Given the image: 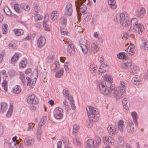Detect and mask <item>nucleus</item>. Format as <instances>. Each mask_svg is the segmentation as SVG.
I'll return each mask as SVG.
<instances>
[{
    "instance_id": "5",
    "label": "nucleus",
    "mask_w": 148,
    "mask_h": 148,
    "mask_svg": "<svg viewBox=\"0 0 148 148\" xmlns=\"http://www.w3.org/2000/svg\"><path fill=\"white\" fill-rule=\"evenodd\" d=\"M82 3H79L78 2H76L75 5L77 11L80 12L84 13L86 10V7L85 5L82 4Z\"/></svg>"
},
{
    "instance_id": "64",
    "label": "nucleus",
    "mask_w": 148,
    "mask_h": 148,
    "mask_svg": "<svg viewBox=\"0 0 148 148\" xmlns=\"http://www.w3.org/2000/svg\"><path fill=\"white\" fill-rule=\"evenodd\" d=\"M9 147L10 148H17V146L15 142H12L9 144Z\"/></svg>"
},
{
    "instance_id": "42",
    "label": "nucleus",
    "mask_w": 148,
    "mask_h": 148,
    "mask_svg": "<svg viewBox=\"0 0 148 148\" xmlns=\"http://www.w3.org/2000/svg\"><path fill=\"white\" fill-rule=\"evenodd\" d=\"M8 27L6 24H3L2 26V32L4 34H5L8 33L7 28Z\"/></svg>"
},
{
    "instance_id": "22",
    "label": "nucleus",
    "mask_w": 148,
    "mask_h": 148,
    "mask_svg": "<svg viewBox=\"0 0 148 148\" xmlns=\"http://www.w3.org/2000/svg\"><path fill=\"white\" fill-rule=\"evenodd\" d=\"M48 16H47V15H46L45 16L43 23V27L44 29L47 31H49V26L46 23L48 19Z\"/></svg>"
},
{
    "instance_id": "20",
    "label": "nucleus",
    "mask_w": 148,
    "mask_h": 148,
    "mask_svg": "<svg viewBox=\"0 0 148 148\" xmlns=\"http://www.w3.org/2000/svg\"><path fill=\"white\" fill-rule=\"evenodd\" d=\"M108 130L109 134L112 136L116 134V129L113 125L108 126Z\"/></svg>"
},
{
    "instance_id": "11",
    "label": "nucleus",
    "mask_w": 148,
    "mask_h": 148,
    "mask_svg": "<svg viewBox=\"0 0 148 148\" xmlns=\"http://www.w3.org/2000/svg\"><path fill=\"white\" fill-rule=\"evenodd\" d=\"M46 42L45 38L43 36H41L38 38L37 40V46L38 47L42 48L45 45Z\"/></svg>"
},
{
    "instance_id": "2",
    "label": "nucleus",
    "mask_w": 148,
    "mask_h": 148,
    "mask_svg": "<svg viewBox=\"0 0 148 148\" xmlns=\"http://www.w3.org/2000/svg\"><path fill=\"white\" fill-rule=\"evenodd\" d=\"M126 92L121 90L118 88H115L113 92L114 97L117 100L120 99L124 97L125 95Z\"/></svg>"
},
{
    "instance_id": "62",
    "label": "nucleus",
    "mask_w": 148,
    "mask_h": 148,
    "mask_svg": "<svg viewBox=\"0 0 148 148\" xmlns=\"http://www.w3.org/2000/svg\"><path fill=\"white\" fill-rule=\"evenodd\" d=\"M8 47L11 49H15L17 48V47L15 44L10 43L8 45Z\"/></svg>"
},
{
    "instance_id": "31",
    "label": "nucleus",
    "mask_w": 148,
    "mask_h": 148,
    "mask_svg": "<svg viewBox=\"0 0 148 148\" xmlns=\"http://www.w3.org/2000/svg\"><path fill=\"white\" fill-rule=\"evenodd\" d=\"M97 115L93 114H88L89 119L94 121H97L98 119V117Z\"/></svg>"
},
{
    "instance_id": "27",
    "label": "nucleus",
    "mask_w": 148,
    "mask_h": 148,
    "mask_svg": "<svg viewBox=\"0 0 148 148\" xmlns=\"http://www.w3.org/2000/svg\"><path fill=\"white\" fill-rule=\"evenodd\" d=\"M131 115L135 125H137L138 124L137 121L138 116L136 112L135 111L132 112L131 113Z\"/></svg>"
},
{
    "instance_id": "58",
    "label": "nucleus",
    "mask_w": 148,
    "mask_h": 148,
    "mask_svg": "<svg viewBox=\"0 0 148 148\" xmlns=\"http://www.w3.org/2000/svg\"><path fill=\"white\" fill-rule=\"evenodd\" d=\"M117 141L120 146H123L124 145V141L122 138H120L119 137Z\"/></svg>"
},
{
    "instance_id": "36",
    "label": "nucleus",
    "mask_w": 148,
    "mask_h": 148,
    "mask_svg": "<svg viewBox=\"0 0 148 148\" xmlns=\"http://www.w3.org/2000/svg\"><path fill=\"white\" fill-rule=\"evenodd\" d=\"M14 31L15 35L17 36H19L23 35L24 33V31L21 29H15Z\"/></svg>"
},
{
    "instance_id": "40",
    "label": "nucleus",
    "mask_w": 148,
    "mask_h": 148,
    "mask_svg": "<svg viewBox=\"0 0 148 148\" xmlns=\"http://www.w3.org/2000/svg\"><path fill=\"white\" fill-rule=\"evenodd\" d=\"M27 61L25 59H23L20 62L19 66L20 67L23 68L26 67L27 64Z\"/></svg>"
},
{
    "instance_id": "46",
    "label": "nucleus",
    "mask_w": 148,
    "mask_h": 148,
    "mask_svg": "<svg viewBox=\"0 0 148 148\" xmlns=\"http://www.w3.org/2000/svg\"><path fill=\"white\" fill-rule=\"evenodd\" d=\"M64 73V69L63 68L61 69L60 71H58L56 74V77L57 78H60L62 76Z\"/></svg>"
},
{
    "instance_id": "26",
    "label": "nucleus",
    "mask_w": 148,
    "mask_h": 148,
    "mask_svg": "<svg viewBox=\"0 0 148 148\" xmlns=\"http://www.w3.org/2000/svg\"><path fill=\"white\" fill-rule=\"evenodd\" d=\"M120 21L123 20H127L129 19V15L128 14L125 12H123L121 13L119 16Z\"/></svg>"
},
{
    "instance_id": "14",
    "label": "nucleus",
    "mask_w": 148,
    "mask_h": 148,
    "mask_svg": "<svg viewBox=\"0 0 148 148\" xmlns=\"http://www.w3.org/2000/svg\"><path fill=\"white\" fill-rule=\"evenodd\" d=\"M34 140L33 138L27 137L24 140V143L25 145L30 146L33 145L34 144Z\"/></svg>"
},
{
    "instance_id": "35",
    "label": "nucleus",
    "mask_w": 148,
    "mask_h": 148,
    "mask_svg": "<svg viewBox=\"0 0 148 148\" xmlns=\"http://www.w3.org/2000/svg\"><path fill=\"white\" fill-rule=\"evenodd\" d=\"M105 81H108L110 83L112 82L113 78L112 76L109 74H106L103 77ZM106 82V81H105Z\"/></svg>"
},
{
    "instance_id": "1",
    "label": "nucleus",
    "mask_w": 148,
    "mask_h": 148,
    "mask_svg": "<svg viewBox=\"0 0 148 148\" xmlns=\"http://www.w3.org/2000/svg\"><path fill=\"white\" fill-rule=\"evenodd\" d=\"M98 89L104 95H109L110 94L113 88L111 87H107L106 86V82L105 81H99L97 80L95 82Z\"/></svg>"
},
{
    "instance_id": "50",
    "label": "nucleus",
    "mask_w": 148,
    "mask_h": 148,
    "mask_svg": "<svg viewBox=\"0 0 148 148\" xmlns=\"http://www.w3.org/2000/svg\"><path fill=\"white\" fill-rule=\"evenodd\" d=\"M126 128L127 132L128 133H132L134 131V126H127Z\"/></svg>"
},
{
    "instance_id": "34",
    "label": "nucleus",
    "mask_w": 148,
    "mask_h": 148,
    "mask_svg": "<svg viewBox=\"0 0 148 148\" xmlns=\"http://www.w3.org/2000/svg\"><path fill=\"white\" fill-rule=\"evenodd\" d=\"M131 71L133 74L138 73L139 71V67L137 65H133L132 66Z\"/></svg>"
},
{
    "instance_id": "48",
    "label": "nucleus",
    "mask_w": 148,
    "mask_h": 148,
    "mask_svg": "<svg viewBox=\"0 0 148 148\" xmlns=\"http://www.w3.org/2000/svg\"><path fill=\"white\" fill-rule=\"evenodd\" d=\"M20 78L21 79L23 84L24 85H26V81L25 80L24 75L22 72H20Z\"/></svg>"
},
{
    "instance_id": "10",
    "label": "nucleus",
    "mask_w": 148,
    "mask_h": 148,
    "mask_svg": "<svg viewBox=\"0 0 148 148\" xmlns=\"http://www.w3.org/2000/svg\"><path fill=\"white\" fill-rule=\"evenodd\" d=\"M142 79L139 75H135L132 79V83L134 85H138L142 83Z\"/></svg>"
},
{
    "instance_id": "9",
    "label": "nucleus",
    "mask_w": 148,
    "mask_h": 148,
    "mask_svg": "<svg viewBox=\"0 0 148 148\" xmlns=\"http://www.w3.org/2000/svg\"><path fill=\"white\" fill-rule=\"evenodd\" d=\"M87 114H97L99 112L97 109L95 107L91 106H88L86 108Z\"/></svg>"
},
{
    "instance_id": "60",
    "label": "nucleus",
    "mask_w": 148,
    "mask_h": 148,
    "mask_svg": "<svg viewBox=\"0 0 148 148\" xmlns=\"http://www.w3.org/2000/svg\"><path fill=\"white\" fill-rule=\"evenodd\" d=\"M35 15L34 18L36 21H40L42 20V16L40 14H37Z\"/></svg>"
},
{
    "instance_id": "24",
    "label": "nucleus",
    "mask_w": 148,
    "mask_h": 148,
    "mask_svg": "<svg viewBox=\"0 0 148 148\" xmlns=\"http://www.w3.org/2000/svg\"><path fill=\"white\" fill-rule=\"evenodd\" d=\"M89 70L91 73H95L97 71V67L95 64L92 63L89 66Z\"/></svg>"
},
{
    "instance_id": "30",
    "label": "nucleus",
    "mask_w": 148,
    "mask_h": 148,
    "mask_svg": "<svg viewBox=\"0 0 148 148\" xmlns=\"http://www.w3.org/2000/svg\"><path fill=\"white\" fill-rule=\"evenodd\" d=\"M59 14L58 12L56 11L52 12L51 16V19L53 21H55L58 18Z\"/></svg>"
},
{
    "instance_id": "25",
    "label": "nucleus",
    "mask_w": 148,
    "mask_h": 148,
    "mask_svg": "<svg viewBox=\"0 0 148 148\" xmlns=\"http://www.w3.org/2000/svg\"><path fill=\"white\" fill-rule=\"evenodd\" d=\"M145 9L143 7H142L137 11L136 13L139 17L142 18L145 15Z\"/></svg>"
},
{
    "instance_id": "21",
    "label": "nucleus",
    "mask_w": 148,
    "mask_h": 148,
    "mask_svg": "<svg viewBox=\"0 0 148 148\" xmlns=\"http://www.w3.org/2000/svg\"><path fill=\"white\" fill-rule=\"evenodd\" d=\"M108 5L111 9L115 10L116 8L117 5L116 4L115 0H108Z\"/></svg>"
},
{
    "instance_id": "43",
    "label": "nucleus",
    "mask_w": 148,
    "mask_h": 148,
    "mask_svg": "<svg viewBox=\"0 0 148 148\" xmlns=\"http://www.w3.org/2000/svg\"><path fill=\"white\" fill-rule=\"evenodd\" d=\"M95 142V144L97 148H98L101 142V140L100 138L98 136H96L94 139Z\"/></svg>"
},
{
    "instance_id": "38",
    "label": "nucleus",
    "mask_w": 148,
    "mask_h": 148,
    "mask_svg": "<svg viewBox=\"0 0 148 148\" xmlns=\"http://www.w3.org/2000/svg\"><path fill=\"white\" fill-rule=\"evenodd\" d=\"M117 57L119 59H126V53L123 52H120L117 54Z\"/></svg>"
},
{
    "instance_id": "52",
    "label": "nucleus",
    "mask_w": 148,
    "mask_h": 148,
    "mask_svg": "<svg viewBox=\"0 0 148 148\" xmlns=\"http://www.w3.org/2000/svg\"><path fill=\"white\" fill-rule=\"evenodd\" d=\"M55 58V56L54 55H49L46 58V61L47 62L50 63L51 62L53 59H54Z\"/></svg>"
},
{
    "instance_id": "44",
    "label": "nucleus",
    "mask_w": 148,
    "mask_h": 148,
    "mask_svg": "<svg viewBox=\"0 0 148 148\" xmlns=\"http://www.w3.org/2000/svg\"><path fill=\"white\" fill-rule=\"evenodd\" d=\"M13 92L16 94H18L21 91V90L20 86L16 85L13 90Z\"/></svg>"
},
{
    "instance_id": "39",
    "label": "nucleus",
    "mask_w": 148,
    "mask_h": 148,
    "mask_svg": "<svg viewBox=\"0 0 148 148\" xmlns=\"http://www.w3.org/2000/svg\"><path fill=\"white\" fill-rule=\"evenodd\" d=\"M120 23L123 27H127L129 26L130 24V21L129 19L127 20V21L126 20H123L120 21Z\"/></svg>"
},
{
    "instance_id": "41",
    "label": "nucleus",
    "mask_w": 148,
    "mask_h": 148,
    "mask_svg": "<svg viewBox=\"0 0 148 148\" xmlns=\"http://www.w3.org/2000/svg\"><path fill=\"white\" fill-rule=\"evenodd\" d=\"M67 22V19L66 17L64 16H62L60 19V23L63 25H66Z\"/></svg>"
},
{
    "instance_id": "6",
    "label": "nucleus",
    "mask_w": 148,
    "mask_h": 148,
    "mask_svg": "<svg viewBox=\"0 0 148 148\" xmlns=\"http://www.w3.org/2000/svg\"><path fill=\"white\" fill-rule=\"evenodd\" d=\"M27 102L29 103L37 104L38 102V100L37 97L34 95L29 96L27 99Z\"/></svg>"
},
{
    "instance_id": "19",
    "label": "nucleus",
    "mask_w": 148,
    "mask_h": 148,
    "mask_svg": "<svg viewBox=\"0 0 148 148\" xmlns=\"http://www.w3.org/2000/svg\"><path fill=\"white\" fill-rule=\"evenodd\" d=\"M131 29H133L136 27L139 23H138L137 19L136 18H133L131 21Z\"/></svg>"
},
{
    "instance_id": "8",
    "label": "nucleus",
    "mask_w": 148,
    "mask_h": 148,
    "mask_svg": "<svg viewBox=\"0 0 148 148\" xmlns=\"http://www.w3.org/2000/svg\"><path fill=\"white\" fill-rule=\"evenodd\" d=\"M103 141L104 144L108 146L112 145L114 142L112 138L108 136H105L103 137Z\"/></svg>"
},
{
    "instance_id": "49",
    "label": "nucleus",
    "mask_w": 148,
    "mask_h": 148,
    "mask_svg": "<svg viewBox=\"0 0 148 148\" xmlns=\"http://www.w3.org/2000/svg\"><path fill=\"white\" fill-rule=\"evenodd\" d=\"M34 15L37 14L40 12L39 7L38 5L34 3Z\"/></svg>"
},
{
    "instance_id": "15",
    "label": "nucleus",
    "mask_w": 148,
    "mask_h": 148,
    "mask_svg": "<svg viewBox=\"0 0 148 148\" xmlns=\"http://www.w3.org/2000/svg\"><path fill=\"white\" fill-rule=\"evenodd\" d=\"M135 47L134 45L130 44L126 49V51L127 54L130 56H132L134 54V50Z\"/></svg>"
},
{
    "instance_id": "28",
    "label": "nucleus",
    "mask_w": 148,
    "mask_h": 148,
    "mask_svg": "<svg viewBox=\"0 0 148 148\" xmlns=\"http://www.w3.org/2000/svg\"><path fill=\"white\" fill-rule=\"evenodd\" d=\"M140 48L145 50L148 49V40H145L142 41L140 45Z\"/></svg>"
},
{
    "instance_id": "61",
    "label": "nucleus",
    "mask_w": 148,
    "mask_h": 148,
    "mask_svg": "<svg viewBox=\"0 0 148 148\" xmlns=\"http://www.w3.org/2000/svg\"><path fill=\"white\" fill-rule=\"evenodd\" d=\"M7 84L8 83L6 80H4L2 83V85L3 87H4L5 91H7Z\"/></svg>"
},
{
    "instance_id": "59",
    "label": "nucleus",
    "mask_w": 148,
    "mask_h": 148,
    "mask_svg": "<svg viewBox=\"0 0 148 148\" xmlns=\"http://www.w3.org/2000/svg\"><path fill=\"white\" fill-rule=\"evenodd\" d=\"M13 111V107H10L6 114V116L8 117H10L12 114Z\"/></svg>"
},
{
    "instance_id": "4",
    "label": "nucleus",
    "mask_w": 148,
    "mask_h": 148,
    "mask_svg": "<svg viewBox=\"0 0 148 148\" xmlns=\"http://www.w3.org/2000/svg\"><path fill=\"white\" fill-rule=\"evenodd\" d=\"M79 46L81 48L82 52L85 56H87L90 55L89 49L86 45H85V42L82 39H81L79 42Z\"/></svg>"
},
{
    "instance_id": "3",
    "label": "nucleus",
    "mask_w": 148,
    "mask_h": 148,
    "mask_svg": "<svg viewBox=\"0 0 148 148\" xmlns=\"http://www.w3.org/2000/svg\"><path fill=\"white\" fill-rule=\"evenodd\" d=\"M53 115L54 118L57 119H61L63 116L64 112L63 110L61 108L57 107L53 111Z\"/></svg>"
},
{
    "instance_id": "57",
    "label": "nucleus",
    "mask_w": 148,
    "mask_h": 148,
    "mask_svg": "<svg viewBox=\"0 0 148 148\" xmlns=\"http://www.w3.org/2000/svg\"><path fill=\"white\" fill-rule=\"evenodd\" d=\"M74 143L78 146H80L81 145V142L79 138L78 137H76L74 139Z\"/></svg>"
},
{
    "instance_id": "53",
    "label": "nucleus",
    "mask_w": 148,
    "mask_h": 148,
    "mask_svg": "<svg viewBox=\"0 0 148 148\" xmlns=\"http://www.w3.org/2000/svg\"><path fill=\"white\" fill-rule=\"evenodd\" d=\"M19 57V54L18 53H15L12 58L11 61L13 62H15L18 60Z\"/></svg>"
},
{
    "instance_id": "18",
    "label": "nucleus",
    "mask_w": 148,
    "mask_h": 148,
    "mask_svg": "<svg viewBox=\"0 0 148 148\" xmlns=\"http://www.w3.org/2000/svg\"><path fill=\"white\" fill-rule=\"evenodd\" d=\"M90 50L94 53H97L99 50L98 45L95 43H92L90 45Z\"/></svg>"
},
{
    "instance_id": "51",
    "label": "nucleus",
    "mask_w": 148,
    "mask_h": 148,
    "mask_svg": "<svg viewBox=\"0 0 148 148\" xmlns=\"http://www.w3.org/2000/svg\"><path fill=\"white\" fill-rule=\"evenodd\" d=\"M21 6L22 8L26 11H28L29 10V7L28 5L25 3H22L21 4Z\"/></svg>"
},
{
    "instance_id": "23",
    "label": "nucleus",
    "mask_w": 148,
    "mask_h": 148,
    "mask_svg": "<svg viewBox=\"0 0 148 148\" xmlns=\"http://www.w3.org/2000/svg\"><path fill=\"white\" fill-rule=\"evenodd\" d=\"M127 85L126 83L124 81H121L120 82L119 86L116 88L123 90L126 92V89L127 88Z\"/></svg>"
},
{
    "instance_id": "32",
    "label": "nucleus",
    "mask_w": 148,
    "mask_h": 148,
    "mask_svg": "<svg viewBox=\"0 0 148 148\" xmlns=\"http://www.w3.org/2000/svg\"><path fill=\"white\" fill-rule=\"evenodd\" d=\"M8 108L7 104L5 102L1 103V105L0 112L3 113L6 111Z\"/></svg>"
},
{
    "instance_id": "29",
    "label": "nucleus",
    "mask_w": 148,
    "mask_h": 148,
    "mask_svg": "<svg viewBox=\"0 0 148 148\" xmlns=\"http://www.w3.org/2000/svg\"><path fill=\"white\" fill-rule=\"evenodd\" d=\"M26 79L27 81V85L28 86H29L31 88H33L36 83V81H32V80L28 77H26Z\"/></svg>"
},
{
    "instance_id": "37",
    "label": "nucleus",
    "mask_w": 148,
    "mask_h": 148,
    "mask_svg": "<svg viewBox=\"0 0 148 148\" xmlns=\"http://www.w3.org/2000/svg\"><path fill=\"white\" fill-rule=\"evenodd\" d=\"M118 126L119 129L121 132H122L124 128V122L123 121H120L118 123Z\"/></svg>"
},
{
    "instance_id": "17",
    "label": "nucleus",
    "mask_w": 148,
    "mask_h": 148,
    "mask_svg": "<svg viewBox=\"0 0 148 148\" xmlns=\"http://www.w3.org/2000/svg\"><path fill=\"white\" fill-rule=\"evenodd\" d=\"M108 66L104 64H102L100 66L99 71L101 73H105L108 70Z\"/></svg>"
},
{
    "instance_id": "63",
    "label": "nucleus",
    "mask_w": 148,
    "mask_h": 148,
    "mask_svg": "<svg viewBox=\"0 0 148 148\" xmlns=\"http://www.w3.org/2000/svg\"><path fill=\"white\" fill-rule=\"evenodd\" d=\"M28 124L29 127L27 128V131H30L32 130L35 124L33 123L31 125V123H29Z\"/></svg>"
},
{
    "instance_id": "45",
    "label": "nucleus",
    "mask_w": 148,
    "mask_h": 148,
    "mask_svg": "<svg viewBox=\"0 0 148 148\" xmlns=\"http://www.w3.org/2000/svg\"><path fill=\"white\" fill-rule=\"evenodd\" d=\"M47 120V118L45 116H43L41 118L40 122L39 123V127L43 126Z\"/></svg>"
},
{
    "instance_id": "13",
    "label": "nucleus",
    "mask_w": 148,
    "mask_h": 148,
    "mask_svg": "<svg viewBox=\"0 0 148 148\" xmlns=\"http://www.w3.org/2000/svg\"><path fill=\"white\" fill-rule=\"evenodd\" d=\"M67 40L66 41V43L69 46L68 47L67 52L69 54H71L75 50L74 46L71 40Z\"/></svg>"
},
{
    "instance_id": "56",
    "label": "nucleus",
    "mask_w": 148,
    "mask_h": 148,
    "mask_svg": "<svg viewBox=\"0 0 148 148\" xmlns=\"http://www.w3.org/2000/svg\"><path fill=\"white\" fill-rule=\"evenodd\" d=\"M14 7L15 10L17 13H20L21 11L19 8V5L18 4L15 3L14 5Z\"/></svg>"
},
{
    "instance_id": "33",
    "label": "nucleus",
    "mask_w": 148,
    "mask_h": 148,
    "mask_svg": "<svg viewBox=\"0 0 148 148\" xmlns=\"http://www.w3.org/2000/svg\"><path fill=\"white\" fill-rule=\"evenodd\" d=\"M131 65V62L130 61L122 63L121 64V67L123 69H127L130 67Z\"/></svg>"
},
{
    "instance_id": "54",
    "label": "nucleus",
    "mask_w": 148,
    "mask_h": 148,
    "mask_svg": "<svg viewBox=\"0 0 148 148\" xmlns=\"http://www.w3.org/2000/svg\"><path fill=\"white\" fill-rule=\"evenodd\" d=\"M41 132V127H39L38 129V131L37 134V138L38 140H40V139Z\"/></svg>"
},
{
    "instance_id": "12",
    "label": "nucleus",
    "mask_w": 148,
    "mask_h": 148,
    "mask_svg": "<svg viewBox=\"0 0 148 148\" xmlns=\"http://www.w3.org/2000/svg\"><path fill=\"white\" fill-rule=\"evenodd\" d=\"M134 30L140 34H142L144 32L145 28L142 24H139Z\"/></svg>"
},
{
    "instance_id": "55",
    "label": "nucleus",
    "mask_w": 148,
    "mask_h": 148,
    "mask_svg": "<svg viewBox=\"0 0 148 148\" xmlns=\"http://www.w3.org/2000/svg\"><path fill=\"white\" fill-rule=\"evenodd\" d=\"M4 11L5 13L8 15L10 16L11 15V12L8 7H4Z\"/></svg>"
},
{
    "instance_id": "47",
    "label": "nucleus",
    "mask_w": 148,
    "mask_h": 148,
    "mask_svg": "<svg viewBox=\"0 0 148 148\" xmlns=\"http://www.w3.org/2000/svg\"><path fill=\"white\" fill-rule=\"evenodd\" d=\"M79 127L77 125H75L73 126V134H75L77 133L79 130Z\"/></svg>"
},
{
    "instance_id": "16",
    "label": "nucleus",
    "mask_w": 148,
    "mask_h": 148,
    "mask_svg": "<svg viewBox=\"0 0 148 148\" xmlns=\"http://www.w3.org/2000/svg\"><path fill=\"white\" fill-rule=\"evenodd\" d=\"M86 143V148H97L96 147L94 140L92 139H90L87 140Z\"/></svg>"
},
{
    "instance_id": "7",
    "label": "nucleus",
    "mask_w": 148,
    "mask_h": 148,
    "mask_svg": "<svg viewBox=\"0 0 148 148\" xmlns=\"http://www.w3.org/2000/svg\"><path fill=\"white\" fill-rule=\"evenodd\" d=\"M73 7L72 4L68 3L66 5L64 11V14L68 16H71L73 13Z\"/></svg>"
}]
</instances>
